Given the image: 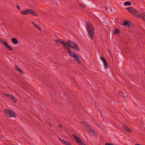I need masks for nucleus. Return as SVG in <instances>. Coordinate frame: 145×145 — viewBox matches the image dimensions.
Wrapping results in <instances>:
<instances>
[{"mask_svg":"<svg viewBox=\"0 0 145 145\" xmlns=\"http://www.w3.org/2000/svg\"><path fill=\"white\" fill-rule=\"evenodd\" d=\"M64 47L68 50H69L70 48H72L74 50L77 51L80 50V49L77 44L72 41L70 40L65 42Z\"/></svg>","mask_w":145,"mask_h":145,"instance_id":"nucleus-1","label":"nucleus"},{"mask_svg":"<svg viewBox=\"0 0 145 145\" xmlns=\"http://www.w3.org/2000/svg\"><path fill=\"white\" fill-rule=\"evenodd\" d=\"M87 31L91 39H93L94 35V29L92 24L90 22L87 23Z\"/></svg>","mask_w":145,"mask_h":145,"instance_id":"nucleus-2","label":"nucleus"},{"mask_svg":"<svg viewBox=\"0 0 145 145\" xmlns=\"http://www.w3.org/2000/svg\"><path fill=\"white\" fill-rule=\"evenodd\" d=\"M21 13L24 15H27L29 13L30 14L37 17L38 16L37 14L34 10L30 8L22 10L20 12Z\"/></svg>","mask_w":145,"mask_h":145,"instance_id":"nucleus-3","label":"nucleus"},{"mask_svg":"<svg viewBox=\"0 0 145 145\" xmlns=\"http://www.w3.org/2000/svg\"><path fill=\"white\" fill-rule=\"evenodd\" d=\"M126 10L133 14L136 17L140 16L139 14V12L131 7H129L126 8Z\"/></svg>","mask_w":145,"mask_h":145,"instance_id":"nucleus-4","label":"nucleus"},{"mask_svg":"<svg viewBox=\"0 0 145 145\" xmlns=\"http://www.w3.org/2000/svg\"><path fill=\"white\" fill-rule=\"evenodd\" d=\"M4 111L7 115L10 118L15 117L17 116L15 112L10 110L6 109Z\"/></svg>","mask_w":145,"mask_h":145,"instance_id":"nucleus-5","label":"nucleus"},{"mask_svg":"<svg viewBox=\"0 0 145 145\" xmlns=\"http://www.w3.org/2000/svg\"><path fill=\"white\" fill-rule=\"evenodd\" d=\"M73 138L76 142L80 145H85V144L81 140L79 137L75 134L72 135Z\"/></svg>","mask_w":145,"mask_h":145,"instance_id":"nucleus-6","label":"nucleus"},{"mask_svg":"<svg viewBox=\"0 0 145 145\" xmlns=\"http://www.w3.org/2000/svg\"><path fill=\"white\" fill-rule=\"evenodd\" d=\"M0 42L2 44L4 45L8 49L10 50H13L12 47L10 46L8 44L7 42L5 40L3 39H0Z\"/></svg>","mask_w":145,"mask_h":145,"instance_id":"nucleus-7","label":"nucleus"},{"mask_svg":"<svg viewBox=\"0 0 145 145\" xmlns=\"http://www.w3.org/2000/svg\"><path fill=\"white\" fill-rule=\"evenodd\" d=\"M86 129L91 135H95L94 131L92 129L90 126L86 125L85 127Z\"/></svg>","mask_w":145,"mask_h":145,"instance_id":"nucleus-8","label":"nucleus"},{"mask_svg":"<svg viewBox=\"0 0 145 145\" xmlns=\"http://www.w3.org/2000/svg\"><path fill=\"white\" fill-rule=\"evenodd\" d=\"M5 95L8 97L14 103H16L17 101L16 99L12 95L9 94H5Z\"/></svg>","mask_w":145,"mask_h":145,"instance_id":"nucleus-9","label":"nucleus"},{"mask_svg":"<svg viewBox=\"0 0 145 145\" xmlns=\"http://www.w3.org/2000/svg\"><path fill=\"white\" fill-rule=\"evenodd\" d=\"M76 62L79 65L81 64L78 55L76 54L74 57Z\"/></svg>","mask_w":145,"mask_h":145,"instance_id":"nucleus-10","label":"nucleus"},{"mask_svg":"<svg viewBox=\"0 0 145 145\" xmlns=\"http://www.w3.org/2000/svg\"><path fill=\"white\" fill-rule=\"evenodd\" d=\"M55 42L57 44H63L64 47V46L65 44V41L59 39L55 40Z\"/></svg>","mask_w":145,"mask_h":145,"instance_id":"nucleus-11","label":"nucleus"},{"mask_svg":"<svg viewBox=\"0 0 145 145\" xmlns=\"http://www.w3.org/2000/svg\"><path fill=\"white\" fill-rule=\"evenodd\" d=\"M123 129L126 132H131V130L129 128L125 125H124L123 127Z\"/></svg>","mask_w":145,"mask_h":145,"instance_id":"nucleus-12","label":"nucleus"},{"mask_svg":"<svg viewBox=\"0 0 145 145\" xmlns=\"http://www.w3.org/2000/svg\"><path fill=\"white\" fill-rule=\"evenodd\" d=\"M59 140L63 144L65 145H71L69 142L63 140L60 138H59Z\"/></svg>","mask_w":145,"mask_h":145,"instance_id":"nucleus-13","label":"nucleus"},{"mask_svg":"<svg viewBox=\"0 0 145 145\" xmlns=\"http://www.w3.org/2000/svg\"><path fill=\"white\" fill-rule=\"evenodd\" d=\"M11 41L13 44H16L18 43V42L16 39L15 38H12L11 39Z\"/></svg>","mask_w":145,"mask_h":145,"instance_id":"nucleus-14","label":"nucleus"},{"mask_svg":"<svg viewBox=\"0 0 145 145\" xmlns=\"http://www.w3.org/2000/svg\"><path fill=\"white\" fill-rule=\"evenodd\" d=\"M139 14L140 15V16L138 17H137V18H139L140 17H142L144 20L145 19V12L142 13H140L139 12Z\"/></svg>","mask_w":145,"mask_h":145,"instance_id":"nucleus-15","label":"nucleus"},{"mask_svg":"<svg viewBox=\"0 0 145 145\" xmlns=\"http://www.w3.org/2000/svg\"><path fill=\"white\" fill-rule=\"evenodd\" d=\"M15 67L16 69L18 71L20 72L21 73H23V72L22 71V69H20V68L17 65H15Z\"/></svg>","mask_w":145,"mask_h":145,"instance_id":"nucleus-16","label":"nucleus"},{"mask_svg":"<svg viewBox=\"0 0 145 145\" xmlns=\"http://www.w3.org/2000/svg\"><path fill=\"white\" fill-rule=\"evenodd\" d=\"M67 52L70 56L73 57H74V56L76 54L73 53L72 52L70 51H68Z\"/></svg>","mask_w":145,"mask_h":145,"instance_id":"nucleus-17","label":"nucleus"},{"mask_svg":"<svg viewBox=\"0 0 145 145\" xmlns=\"http://www.w3.org/2000/svg\"><path fill=\"white\" fill-rule=\"evenodd\" d=\"M131 3L129 1H127L125 2L124 3V5L125 6L128 5V6H130L131 5Z\"/></svg>","mask_w":145,"mask_h":145,"instance_id":"nucleus-18","label":"nucleus"},{"mask_svg":"<svg viewBox=\"0 0 145 145\" xmlns=\"http://www.w3.org/2000/svg\"><path fill=\"white\" fill-rule=\"evenodd\" d=\"M123 26H129V22L128 21H125L123 23Z\"/></svg>","mask_w":145,"mask_h":145,"instance_id":"nucleus-19","label":"nucleus"},{"mask_svg":"<svg viewBox=\"0 0 145 145\" xmlns=\"http://www.w3.org/2000/svg\"><path fill=\"white\" fill-rule=\"evenodd\" d=\"M120 32V31L118 29H116L114 31V34H117L119 33Z\"/></svg>","mask_w":145,"mask_h":145,"instance_id":"nucleus-20","label":"nucleus"},{"mask_svg":"<svg viewBox=\"0 0 145 145\" xmlns=\"http://www.w3.org/2000/svg\"><path fill=\"white\" fill-rule=\"evenodd\" d=\"M123 92L122 91H120L118 92L119 94L121 96H122L123 97H125V96L123 94H122Z\"/></svg>","mask_w":145,"mask_h":145,"instance_id":"nucleus-21","label":"nucleus"},{"mask_svg":"<svg viewBox=\"0 0 145 145\" xmlns=\"http://www.w3.org/2000/svg\"><path fill=\"white\" fill-rule=\"evenodd\" d=\"M32 23L39 30H41L39 28V26L37 25L35 23L32 22Z\"/></svg>","mask_w":145,"mask_h":145,"instance_id":"nucleus-22","label":"nucleus"},{"mask_svg":"<svg viewBox=\"0 0 145 145\" xmlns=\"http://www.w3.org/2000/svg\"><path fill=\"white\" fill-rule=\"evenodd\" d=\"M104 67L106 68H107L108 67V66L107 65V63L106 61L104 63Z\"/></svg>","mask_w":145,"mask_h":145,"instance_id":"nucleus-23","label":"nucleus"},{"mask_svg":"<svg viewBox=\"0 0 145 145\" xmlns=\"http://www.w3.org/2000/svg\"><path fill=\"white\" fill-rule=\"evenodd\" d=\"M100 58L102 61L103 62V63L106 61V60L105 59V58L101 56V57Z\"/></svg>","mask_w":145,"mask_h":145,"instance_id":"nucleus-24","label":"nucleus"},{"mask_svg":"<svg viewBox=\"0 0 145 145\" xmlns=\"http://www.w3.org/2000/svg\"><path fill=\"white\" fill-rule=\"evenodd\" d=\"M107 51L108 52V53H109V55L110 56H112V54H111V53L110 52V50H109L107 49Z\"/></svg>","mask_w":145,"mask_h":145,"instance_id":"nucleus-25","label":"nucleus"},{"mask_svg":"<svg viewBox=\"0 0 145 145\" xmlns=\"http://www.w3.org/2000/svg\"><path fill=\"white\" fill-rule=\"evenodd\" d=\"M16 7L18 9L20 10V9L19 6L18 5H16Z\"/></svg>","mask_w":145,"mask_h":145,"instance_id":"nucleus-26","label":"nucleus"},{"mask_svg":"<svg viewBox=\"0 0 145 145\" xmlns=\"http://www.w3.org/2000/svg\"><path fill=\"white\" fill-rule=\"evenodd\" d=\"M80 6L82 8H84L85 7V6L84 5H81Z\"/></svg>","mask_w":145,"mask_h":145,"instance_id":"nucleus-27","label":"nucleus"},{"mask_svg":"<svg viewBox=\"0 0 145 145\" xmlns=\"http://www.w3.org/2000/svg\"><path fill=\"white\" fill-rule=\"evenodd\" d=\"M105 145H113L112 144L109 143H107L105 144Z\"/></svg>","mask_w":145,"mask_h":145,"instance_id":"nucleus-28","label":"nucleus"},{"mask_svg":"<svg viewBox=\"0 0 145 145\" xmlns=\"http://www.w3.org/2000/svg\"><path fill=\"white\" fill-rule=\"evenodd\" d=\"M0 138H1V137H0Z\"/></svg>","mask_w":145,"mask_h":145,"instance_id":"nucleus-29","label":"nucleus"}]
</instances>
